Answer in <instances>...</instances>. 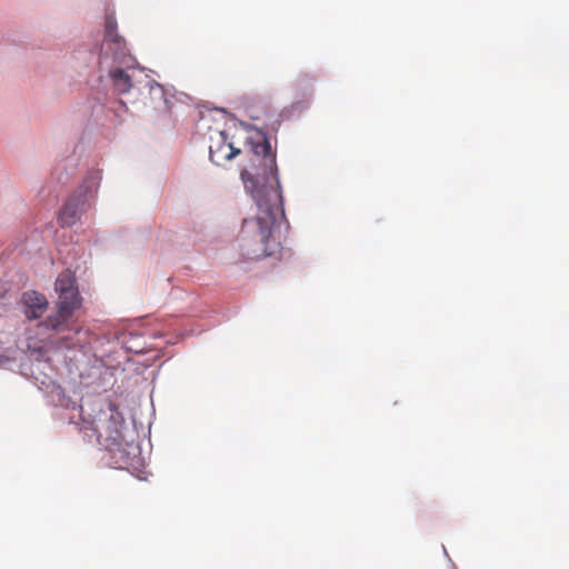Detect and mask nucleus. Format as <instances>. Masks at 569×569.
Here are the masks:
<instances>
[{
	"label": "nucleus",
	"instance_id": "1",
	"mask_svg": "<svg viewBox=\"0 0 569 569\" xmlns=\"http://www.w3.org/2000/svg\"><path fill=\"white\" fill-rule=\"evenodd\" d=\"M253 152L257 157H261L263 181L260 182L247 170L241 171L244 189L251 194L258 208L254 218L243 220L240 231L241 249L244 257L251 260L267 257L280 258L282 247L273 234L278 219L283 217L276 154L266 138L253 146Z\"/></svg>",
	"mask_w": 569,
	"mask_h": 569
},
{
	"label": "nucleus",
	"instance_id": "2",
	"mask_svg": "<svg viewBox=\"0 0 569 569\" xmlns=\"http://www.w3.org/2000/svg\"><path fill=\"white\" fill-rule=\"evenodd\" d=\"M54 290L58 293L54 308L44 320L39 322L38 327L56 333L78 332L72 318L82 306V297L74 274L70 270L61 272L56 279Z\"/></svg>",
	"mask_w": 569,
	"mask_h": 569
},
{
	"label": "nucleus",
	"instance_id": "3",
	"mask_svg": "<svg viewBox=\"0 0 569 569\" xmlns=\"http://www.w3.org/2000/svg\"><path fill=\"white\" fill-rule=\"evenodd\" d=\"M117 21L113 12L106 13L104 36L99 54L100 66L110 67L109 76L114 88L120 93L130 91L132 83L130 76L120 68L127 64L131 57L128 54L127 42L117 31Z\"/></svg>",
	"mask_w": 569,
	"mask_h": 569
},
{
	"label": "nucleus",
	"instance_id": "4",
	"mask_svg": "<svg viewBox=\"0 0 569 569\" xmlns=\"http://www.w3.org/2000/svg\"><path fill=\"white\" fill-rule=\"evenodd\" d=\"M117 407L111 401L88 399L80 405V431L88 442L101 443L104 438L116 440L118 431Z\"/></svg>",
	"mask_w": 569,
	"mask_h": 569
},
{
	"label": "nucleus",
	"instance_id": "5",
	"mask_svg": "<svg viewBox=\"0 0 569 569\" xmlns=\"http://www.w3.org/2000/svg\"><path fill=\"white\" fill-rule=\"evenodd\" d=\"M241 152L239 148H236L231 141H229L228 133L226 131H218L216 138H211V144L209 146L210 160L216 164H222L224 161L233 159Z\"/></svg>",
	"mask_w": 569,
	"mask_h": 569
},
{
	"label": "nucleus",
	"instance_id": "6",
	"mask_svg": "<svg viewBox=\"0 0 569 569\" xmlns=\"http://www.w3.org/2000/svg\"><path fill=\"white\" fill-rule=\"evenodd\" d=\"M21 302L24 307L23 312L29 320L40 319L49 305L44 295L33 290L23 292Z\"/></svg>",
	"mask_w": 569,
	"mask_h": 569
},
{
	"label": "nucleus",
	"instance_id": "7",
	"mask_svg": "<svg viewBox=\"0 0 569 569\" xmlns=\"http://www.w3.org/2000/svg\"><path fill=\"white\" fill-rule=\"evenodd\" d=\"M82 202L80 198H69L59 213V221L63 227L73 226L80 218Z\"/></svg>",
	"mask_w": 569,
	"mask_h": 569
}]
</instances>
